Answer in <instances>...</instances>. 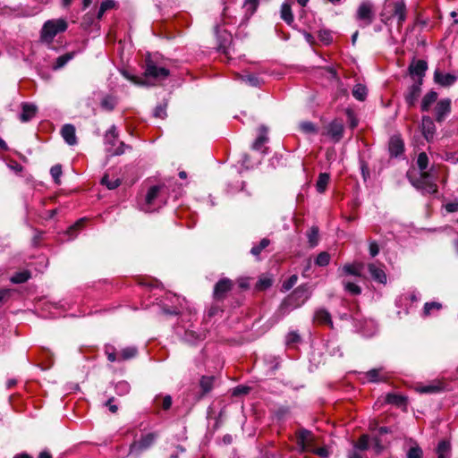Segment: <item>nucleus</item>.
Wrapping results in <instances>:
<instances>
[{"mask_svg": "<svg viewBox=\"0 0 458 458\" xmlns=\"http://www.w3.org/2000/svg\"><path fill=\"white\" fill-rule=\"evenodd\" d=\"M121 73L125 79L140 86H152L157 81H163L170 75L168 69L157 65V64L149 55L146 58L143 78L131 75L127 71L124 70L121 71Z\"/></svg>", "mask_w": 458, "mask_h": 458, "instance_id": "obj_1", "label": "nucleus"}, {"mask_svg": "<svg viewBox=\"0 0 458 458\" xmlns=\"http://www.w3.org/2000/svg\"><path fill=\"white\" fill-rule=\"evenodd\" d=\"M310 296V293L307 286L301 285L297 287L293 293L282 302L279 308V312L282 316L286 315L293 309L303 305Z\"/></svg>", "mask_w": 458, "mask_h": 458, "instance_id": "obj_2", "label": "nucleus"}, {"mask_svg": "<svg viewBox=\"0 0 458 458\" xmlns=\"http://www.w3.org/2000/svg\"><path fill=\"white\" fill-rule=\"evenodd\" d=\"M104 143L106 153L111 157L123 155L126 148H130L124 142L118 140V131L115 125H112L106 131L104 136Z\"/></svg>", "mask_w": 458, "mask_h": 458, "instance_id": "obj_3", "label": "nucleus"}, {"mask_svg": "<svg viewBox=\"0 0 458 458\" xmlns=\"http://www.w3.org/2000/svg\"><path fill=\"white\" fill-rule=\"evenodd\" d=\"M67 29V22L64 19H55L47 21L40 31V39L42 42L50 45L55 37L60 33L65 31Z\"/></svg>", "mask_w": 458, "mask_h": 458, "instance_id": "obj_4", "label": "nucleus"}, {"mask_svg": "<svg viewBox=\"0 0 458 458\" xmlns=\"http://www.w3.org/2000/svg\"><path fill=\"white\" fill-rule=\"evenodd\" d=\"M162 188L160 186H152L149 188L144 202L140 204V209L146 213H150L158 210L165 203L163 197H161Z\"/></svg>", "mask_w": 458, "mask_h": 458, "instance_id": "obj_5", "label": "nucleus"}, {"mask_svg": "<svg viewBox=\"0 0 458 458\" xmlns=\"http://www.w3.org/2000/svg\"><path fill=\"white\" fill-rule=\"evenodd\" d=\"M375 19L374 6L370 2H362L356 12V20L359 21L360 27H367L370 25Z\"/></svg>", "mask_w": 458, "mask_h": 458, "instance_id": "obj_6", "label": "nucleus"}, {"mask_svg": "<svg viewBox=\"0 0 458 458\" xmlns=\"http://www.w3.org/2000/svg\"><path fill=\"white\" fill-rule=\"evenodd\" d=\"M297 445L301 453L310 452L312 453L316 447V437L315 436L307 429H301L297 433L296 436Z\"/></svg>", "mask_w": 458, "mask_h": 458, "instance_id": "obj_7", "label": "nucleus"}, {"mask_svg": "<svg viewBox=\"0 0 458 458\" xmlns=\"http://www.w3.org/2000/svg\"><path fill=\"white\" fill-rule=\"evenodd\" d=\"M157 436L153 433H148L141 437L139 441L133 442L130 446V454L139 455L143 451L149 448L155 442Z\"/></svg>", "mask_w": 458, "mask_h": 458, "instance_id": "obj_8", "label": "nucleus"}, {"mask_svg": "<svg viewBox=\"0 0 458 458\" xmlns=\"http://www.w3.org/2000/svg\"><path fill=\"white\" fill-rule=\"evenodd\" d=\"M232 287L233 282L230 279L223 278L219 280L214 287V300L216 301L224 300L227 293H229L232 290Z\"/></svg>", "mask_w": 458, "mask_h": 458, "instance_id": "obj_9", "label": "nucleus"}, {"mask_svg": "<svg viewBox=\"0 0 458 458\" xmlns=\"http://www.w3.org/2000/svg\"><path fill=\"white\" fill-rule=\"evenodd\" d=\"M421 80L411 85L405 94L404 100L409 107L413 106L418 101L421 92Z\"/></svg>", "mask_w": 458, "mask_h": 458, "instance_id": "obj_10", "label": "nucleus"}, {"mask_svg": "<svg viewBox=\"0 0 458 458\" xmlns=\"http://www.w3.org/2000/svg\"><path fill=\"white\" fill-rule=\"evenodd\" d=\"M458 80V77L454 73H444L437 69L434 72L435 83L442 87H450L454 85Z\"/></svg>", "mask_w": 458, "mask_h": 458, "instance_id": "obj_11", "label": "nucleus"}, {"mask_svg": "<svg viewBox=\"0 0 458 458\" xmlns=\"http://www.w3.org/2000/svg\"><path fill=\"white\" fill-rule=\"evenodd\" d=\"M387 378L386 375L383 372V369H372L365 373H362L360 379L363 383H378L386 381Z\"/></svg>", "mask_w": 458, "mask_h": 458, "instance_id": "obj_12", "label": "nucleus"}, {"mask_svg": "<svg viewBox=\"0 0 458 458\" xmlns=\"http://www.w3.org/2000/svg\"><path fill=\"white\" fill-rule=\"evenodd\" d=\"M451 111V100L449 98L441 99L437 102L435 112L436 120L439 123L443 122Z\"/></svg>", "mask_w": 458, "mask_h": 458, "instance_id": "obj_13", "label": "nucleus"}, {"mask_svg": "<svg viewBox=\"0 0 458 458\" xmlns=\"http://www.w3.org/2000/svg\"><path fill=\"white\" fill-rule=\"evenodd\" d=\"M368 270L375 282L383 284H386L387 277L383 266H379L375 263H369L368 265Z\"/></svg>", "mask_w": 458, "mask_h": 458, "instance_id": "obj_14", "label": "nucleus"}, {"mask_svg": "<svg viewBox=\"0 0 458 458\" xmlns=\"http://www.w3.org/2000/svg\"><path fill=\"white\" fill-rule=\"evenodd\" d=\"M364 268V265L361 262L347 263L344 265L340 269L341 276H353L357 277L361 276V272Z\"/></svg>", "mask_w": 458, "mask_h": 458, "instance_id": "obj_15", "label": "nucleus"}, {"mask_svg": "<svg viewBox=\"0 0 458 458\" xmlns=\"http://www.w3.org/2000/svg\"><path fill=\"white\" fill-rule=\"evenodd\" d=\"M414 185L417 188L421 189L424 193L435 194L437 192V185L435 182L428 181L427 173H422L421 180L417 183H414Z\"/></svg>", "mask_w": 458, "mask_h": 458, "instance_id": "obj_16", "label": "nucleus"}, {"mask_svg": "<svg viewBox=\"0 0 458 458\" xmlns=\"http://www.w3.org/2000/svg\"><path fill=\"white\" fill-rule=\"evenodd\" d=\"M421 131L428 141H430L436 132V126L429 116H423L421 119Z\"/></svg>", "mask_w": 458, "mask_h": 458, "instance_id": "obj_17", "label": "nucleus"}, {"mask_svg": "<svg viewBox=\"0 0 458 458\" xmlns=\"http://www.w3.org/2000/svg\"><path fill=\"white\" fill-rule=\"evenodd\" d=\"M389 152L391 157H399L401 154H403L404 149V144L403 140L398 135H394L390 138L389 140Z\"/></svg>", "mask_w": 458, "mask_h": 458, "instance_id": "obj_18", "label": "nucleus"}, {"mask_svg": "<svg viewBox=\"0 0 458 458\" xmlns=\"http://www.w3.org/2000/svg\"><path fill=\"white\" fill-rule=\"evenodd\" d=\"M61 135L68 145L73 146L77 144L75 127L72 124H64L61 129Z\"/></svg>", "mask_w": 458, "mask_h": 458, "instance_id": "obj_19", "label": "nucleus"}, {"mask_svg": "<svg viewBox=\"0 0 458 458\" xmlns=\"http://www.w3.org/2000/svg\"><path fill=\"white\" fill-rule=\"evenodd\" d=\"M344 133V125L338 121L332 122L327 128V134L334 141H339Z\"/></svg>", "mask_w": 458, "mask_h": 458, "instance_id": "obj_20", "label": "nucleus"}, {"mask_svg": "<svg viewBox=\"0 0 458 458\" xmlns=\"http://www.w3.org/2000/svg\"><path fill=\"white\" fill-rule=\"evenodd\" d=\"M37 106L34 104L31 103H22L21 104V113L20 114V120L23 123H26L30 120H31L36 113H37Z\"/></svg>", "mask_w": 458, "mask_h": 458, "instance_id": "obj_21", "label": "nucleus"}, {"mask_svg": "<svg viewBox=\"0 0 458 458\" xmlns=\"http://www.w3.org/2000/svg\"><path fill=\"white\" fill-rule=\"evenodd\" d=\"M428 69L427 62L424 60H418L414 63H412L410 65V73L411 75H416L419 77V80L422 81V77L425 74L426 70Z\"/></svg>", "mask_w": 458, "mask_h": 458, "instance_id": "obj_22", "label": "nucleus"}, {"mask_svg": "<svg viewBox=\"0 0 458 458\" xmlns=\"http://www.w3.org/2000/svg\"><path fill=\"white\" fill-rule=\"evenodd\" d=\"M440 383H429L428 385H420L416 386V391L420 394H436L442 390Z\"/></svg>", "mask_w": 458, "mask_h": 458, "instance_id": "obj_23", "label": "nucleus"}, {"mask_svg": "<svg viewBox=\"0 0 458 458\" xmlns=\"http://www.w3.org/2000/svg\"><path fill=\"white\" fill-rule=\"evenodd\" d=\"M280 17L290 26L293 23L294 18L289 3L285 2L281 5Z\"/></svg>", "mask_w": 458, "mask_h": 458, "instance_id": "obj_24", "label": "nucleus"}, {"mask_svg": "<svg viewBox=\"0 0 458 458\" xmlns=\"http://www.w3.org/2000/svg\"><path fill=\"white\" fill-rule=\"evenodd\" d=\"M394 16L397 18L398 25H402L406 19V6L403 1L394 3Z\"/></svg>", "mask_w": 458, "mask_h": 458, "instance_id": "obj_25", "label": "nucleus"}, {"mask_svg": "<svg viewBox=\"0 0 458 458\" xmlns=\"http://www.w3.org/2000/svg\"><path fill=\"white\" fill-rule=\"evenodd\" d=\"M314 319L319 324L328 325L331 327H333L331 316L326 310H323V309L318 310L315 312Z\"/></svg>", "mask_w": 458, "mask_h": 458, "instance_id": "obj_26", "label": "nucleus"}, {"mask_svg": "<svg viewBox=\"0 0 458 458\" xmlns=\"http://www.w3.org/2000/svg\"><path fill=\"white\" fill-rule=\"evenodd\" d=\"M203 338H204L203 332H198V331H196L194 329H191V328L184 329L183 339L190 344H194L196 341L201 340Z\"/></svg>", "mask_w": 458, "mask_h": 458, "instance_id": "obj_27", "label": "nucleus"}, {"mask_svg": "<svg viewBox=\"0 0 458 458\" xmlns=\"http://www.w3.org/2000/svg\"><path fill=\"white\" fill-rule=\"evenodd\" d=\"M451 454V444L446 440H442L437 447V458H449Z\"/></svg>", "mask_w": 458, "mask_h": 458, "instance_id": "obj_28", "label": "nucleus"}, {"mask_svg": "<svg viewBox=\"0 0 458 458\" xmlns=\"http://www.w3.org/2000/svg\"><path fill=\"white\" fill-rule=\"evenodd\" d=\"M75 56V52L66 53L56 58L55 64L53 65L54 70L63 68L69 61Z\"/></svg>", "mask_w": 458, "mask_h": 458, "instance_id": "obj_29", "label": "nucleus"}, {"mask_svg": "<svg viewBox=\"0 0 458 458\" xmlns=\"http://www.w3.org/2000/svg\"><path fill=\"white\" fill-rule=\"evenodd\" d=\"M437 94L435 91H430L427 93L421 101V110L428 111L430 106L437 100Z\"/></svg>", "mask_w": 458, "mask_h": 458, "instance_id": "obj_30", "label": "nucleus"}, {"mask_svg": "<svg viewBox=\"0 0 458 458\" xmlns=\"http://www.w3.org/2000/svg\"><path fill=\"white\" fill-rule=\"evenodd\" d=\"M329 180H330V175L329 174L327 173H321L319 175H318V181H317V183H316V188H317V191L320 193L324 192L327 189V186L329 182Z\"/></svg>", "mask_w": 458, "mask_h": 458, "instance_id": "obj_31", "label": "nucleus"}, {"mask_svg": "<svg viewBox=\"0 0 458 458\" xmlns=\"http://www.w3.org/2000/svg\"><path fill=\"white\" fill-rule=\"evenodd\" d=\"M367 93V88L362 84H356L352 89V96L360 101L365 100Z\"/></svg>", "mask_w": 458, "mask_h": 458, "instance_id": "obj_32", "label": "nucleus"}, {"mask_svg": "<svg viewBox=\"0 0 458 458\" xmlns=\"http://www.w3.org/2000/svg\"><path fill=\"white\" fill-rule=\"evenodd\" d=\"M267 130L264 127L260 128V133L252 144V148L255 150H261L263 145L267 142V137L266 136Z\"/></svg>", "mask_w": 458, "mask_h": 458, "instance_id": "obj_33", "label": "nucleus"}, {"mask_svg": "<svg viewBox=\"0 0 458 458\" xmlns=\"http://www.w3.org/2000/svg\"><path fill=\"white\" fill-rule=\"evenodd\" d=\"M100 105L103 109L112 111L117 105V99L113 96H106L102 98Z\"/></svg>", "mask_w": 458, "mask_h": 458, "instance_id": "obj_34", "label": "nucleus"}, {"mask_svg": "<svg viewBox=\"0 0 458 458\" xmlns=\"http://www.w3.org/2000/svg\"><path fill=\"white\" fill-rule=\"evenodd\" d=\"M215 377L204 376L201 377L199 385L204 394L210 392L213 388Z\"/></svg>", "mask_w": 458, "mask_h": 458, "instance_id": "obj_35", "label": "nucleus"}, {"mask_svg": "<svg viewBox=\"0 0 458 458\" xmlns=\"http://www.w3.org/2000/svg\"><path fill=\"white\" fill-rule=\"evenodd\" d=\"M442 308L441 303L437 301L426 302L423 307L422 315L424 317L430 316L433 311H438Z\"/></svg>", "mask_w": 458, "mask_h": 458, "instance_id": "obj_36", "label": "nucleus"}, {"mask_svg": "<svg viewBox=\"0 0 458 458\" xmlns=\"http://www.w3.org/2000/svg\"><path fill=\"white\" fill-rule=\"evenodd\" d=\"M299 127L301 131L307 135H315L318 133V128L311 122H301Z\"/></svg>", "mask_w": 458, "mask_h": 458, "instance_id": "obj_37", "label": "nucleus"}, {"mask_svg": "<svg viewBox=\"0 0 458 458\" xmlns=\"http://www.w3.org/2000/svg\"><path fill=\"white\" fill-rule=\"evenodd\" d=\"M308 242L311 248L318 244V228L312 226L307 233Z\"/></svg>", "mask_w": 458, "mask_h": 458, "instance_id": "obj_38", "label": "nucleus"}, {"mask_svg": "<svg viewBox=\"0 0 458 458\" xmlns=\"http://www.w3.org/2000/svg\"><path fill=\"white\" fill-rule=\"evenodd\" d=\"M30 278V273L27 270L17 272L11 277V282L13 284H21Z\"/></svg>", "mask_w": 458, "mask_h": 458, "instance_id": "obj_39", "label": "nucleus"}, {"mask_svg": "<svg viewBox=\"0 0 458 458\" xmlns=\"http://www.w3.org/2000/svg\"><path fill=\"white\" fill-rule=\"evenodd\" d=\"M343 285L344 290L352 295H359L361 293L360 287L355 283L344 280Z\"/></svg>", "mask_w": 458, "mask_h": 458, "instance_id": "obj_40", "label": "nucleus"}, {"mask_svg": "<svg viewBox=\"0 0 458 458\" xmlns=\"http://www.w3.org/2000/svg\"><path fill=\"white\" fill-rule=\"evenodd\" d=\"M386 402L387 403L395 404L397 406H401L405 404V398L402 395L395 394H388L386 397Z\"/></svg>", "mask_w": 458, "mask_h": 458, "instance_id": "obj_41", "label": "nucleus"}, {"mask_svg": "<svg viewBox=\"0 0 458 458\" xmlns=\"http://www.w3.org/2000/svg\"><path fill=\"white\" fill-rule=\"evenodd\" d=\"M239 79L252 87H258L260 84V80L253 74L239 75Z\"/></svg>", "mask_w": 458, "mask_h": 458, "instance_id": "obj_42", "label": "nucleus"}, {"mask_svg": "<svg viewBox=\"0 0 458 458\" xmlns=\"http://www.w3.org/2000/svg\"><path fill=\"white\" fill-rule=\"evenodd\" d=\"M131 390V386L126 381H119L115 385V392L119 395H125Z\"/></svg>", "mask_w": 458, "mask_h": 458, "instance_id": "obj_43", "label": "nucleus"}, {"mask_svg": "<svg viewBox=\"0 0 458 458\" xmlns=\"http://www.w3.org/2000/svg\"><path fill=\"white\" fill-rule=\"evenodd\" d=\"M137 353V349L132 346L126 347L119 353L121 360H129L133 358Z\"/></svg>", "mask_w": 458, "mask_h": 458, "instance_id": "obj_44", "label": "nucleus"}, {"mask_svg": "<svg viewBox=\"0 0 458 458\" xmlns=\"http://www.w3.org/2000/svg\"><path fill=\"white\" fill-rule=\"evenodd\" d=\"M329 261L330 254L327 251H322L318 255L315 263L318 267H326L329 264Z\"/></svg>", "mask_w": 458, "mask_h": 458, "instance_id": "obj_45", "label": "nucleus"}, {"mask_svg": "<svg viewBox=\"0 0 458 458\" xmlns=\"http://www.w3.org/2000/svg\"><path fill=\"white\" fill-rule=\"evenodd\" d=\"M272 283L273 281L270 277L262 276L257 282L256 288L259 291H263L269 288L272 285Z\"/></svg>", "mask_w": 458, "mask_h": 458, "instance_id": "obj_46", "label": "nucleus"}, {"mask_svg": "<svg viewBox=\"0 0 458 458\" xmlns=\"http://www.w3.org/2000/svg\"><path fill=\"white\" fill-rule=\"evenodd\" d=\"M159 399H162V403H161V407L164 409V410H168L171 408L172 406V397L170 395H165V396H161V395H157L155 397V403L157 405H158V400Z\"/></svg>", "mask_w": 458, "mask_h": 458, "instance_id": "obj_47", "label": "nucleus"}, {"mask_svg": "<svg viewBox=\"0 0 458 458\" xmlns=\"http://www.w3.org/2000/svg\"><path fill=\"white\" fill-rule=\"evenodd\" d=\"M269 245V240L264 238L260 241L258 245L251 248L250 253L254 256L259 255V253Z\"/></svg>", "mask_w": 458, "mask_h": 458, "instance_id": "obj_48", "label": "nucleus"}, {"mask_svg": "<svg viewBox=\"0 0 458 458\" xmlns=\"http://www.w3.org/2000/svg\"><path fill=\"white\" fill-rule=\"evenodd\" d=\"M417 165L422 173H425V169L428 167V157L425 152H421L419 154L417 158Z\"/></svg>", "mask_w": 458, "mask_h": 458, "instance_id": "obj_49", "label": "nucleus"}, {"mask_svg": "<svg viewBox=\"0 0 458 458\" xmlns=\"http://www.w3.org/2000/svg\"><path fill=\"white\" fill-rule=\"evenodd\" d=\"M259 5V0H245L243 8L250 15L253 14Z\"/></svg>", "mask_w": 458, "mask_h": 458, "instance_id": "obj_50", "label": "nucleus"}, {"mask_svg": "<svg viewBox=\"0 0 458 458\" xmlns=\"http://www.w3.org/2000/svg\"><path fill=\"white\" fill-rule=\"evenodd\" d=\"M102 184L106 185L109 190H114L120 185V180H110L108 175H105L101 180Z\"/></svg>", "mask_w": 458, "mask_h": 458, "instance_id": "obj_51", "label": "nucleus"}, {"mask_svg": "<svg viewBox=\"0 0 458 458\" xmlns=\"http://www.w3.org/2000/svg\"><path fill=\"white\" fill-rule=\"evenodd\" d=\"M447 213H454L458 211V199H451L443 205Z\"/></svg>", "mask_w": 458, "mask_h": 458, "instance_id": "obj_52", "label": "nucleus"}, {"mask_svg": "<svg viewBox=\"0 0 458 458\" xmlns=\"http://www.w3.org/2000/svg\"><path fill=\"white\" fill-rule=\"evenodd\" d=\"M298 276L296 275L291 276L286 281H284L282 284V290L284 292H287L292 289L297 283Z\"/></svg>", "mask_w": 458, "mask_h": 458, "instance_id": "obj_53", "label": "nucleus"}, {"mask_svg": "<svg viewBox=\"0 0 458 458\" xmlns=\"http://www.w3.org/2000/svg\"><path fill=\"white\" fill-rule=\"evenodd\" d=\"M50 174L52 178L54 179L55 182L59 184L60 183V177L62 175V167L60 165H55L51 167L50 169Z\"/></svg>", "mask_w": 458, "mask_h": 458, "instance_id": "obj_54", "label": "nucleus"}, {"mask_svg": "<svg viewBox=\"0 0 458 458\" xmlns=\"http://www.w3.org/2000/svg\"><path fill=\"white\" fill-rule=\"evenodd\" d=\"M369 446V438L367 435L360 437L359 441L355 444L354 447L359 450H366Z\"/></svg>", "mask_w": 458, "mask_h": 458, "instance_id": "obj_55", "label": "nucleus"}, {"mask_svg": "<svg viewBox=\"0 0 458 458\" xmlns=\"http://www.w3.org/2000/svg\"><path fill=\"white\" fill-rule=\"evenodd\" d=\"M301 341L300 335L296 331H291L287 334L285 343L287 345H291Z\"/></svg>", "mask_w": 458, "mask_h": 458, "instance_id": "obj_56", "label": "nucleus"}, {"mask_svg": "<svg viewBox=\"0 0 458 458\" xmlns=\"http://www.w3.org/2000/svg\"><path fill=\"white\" fill-rule=\"evenodd\" d=\"M318 38L325 45H328L332 42V35L328 30H320L318 32Z\"/></svg>", "mask_w": 458, "mask_h": 458, "instance_id": "obj_57", "label": "nucleus"}, {"mask_svg": "<svg viewBox=\"0 0 458 458\" xmlns=\"http://www.w3.org/2000/svg\"><path fill=\"white\" fill-rule=\"evenodd\" d=\"M312 453L318 454L320 457L327 458L332 452L327 446H323L319 448L315 447Z\"/></svg>", "mask_w": 458, "mask_h": 458, "instance_id": "obj_58", "label": "nucleus"}, {"mask_svg": "<svg viewBox=\"0 0 458 458\" xmlns=\"http://www.w3.org/2000/svg\"><path fill=\"white\" fill-rule=\"evenodd\" d=\"M407 458H422V450L419 446L411 447Z\"/></svg>", "mask_w": 458, "mask_h": 458, "instance_id": "obj_59", "label": "nucleus"}, {"mask_svg": "<svg viewBox=\"0 0 458 458\" xmlns=\"http://www.w3.org/2000/svg\"><path fill=\"white\" fill-rule=\"evenodd\" d=\"M94 14L91 13H86L82 18V24L86 27H89L93 23Z\"/></svg>", "mask_w": 458, "mask_h": 458, "instance_id": "obj_60", "label": "nucleus"}, {"mask_svg": "<svg viewBox=\"0 0 458 458\" xmlns=\"http://www.w3.org/2000/svg\"><path fill=\"white\" fill-rule=\"evenodd\" d=\"M371 445L377 453H380L384 449V446L378 437H373Z\"/></svg>", "mask_w": 458, "mask_h": 458, "instance_id": "obj_61", "label": "nucleus"}, {"mask_svg": "<svg viewBox=\"0 0 458 458\" xmlns=\"http://www.w3.org/2000/svg\"><path fill=\"white\" fill-rule=\"evenodd\" d=\"M100 7L106 12L115 7V2L114 0H104L101 3Z\"/></svg>", "mask_w": 458, "mask_h": 458, "instance_id": "obj_62", "label": "nucleus"}, {"mask_svg": "<svg viewBox=\"0 0 458 458\" xmlns=\"http://www.w3.org/2000/svg\"><path fill=\"white\" fill-rule=\"evenodd\" d=\"M250 388L247 386H239L233 390V395L245 394L249 393Z\"/></svg>", "mask_w": 458, "mask_h": 458, "instance_id": "obj_63", "label": "nucleus"}, {"mask_svg": "<svg viewBox=\"0 0 458 458\" xmlns=\"http://www.w3.org/2000/svg\"><path fill=\"white\" fill-rule=\"evenodd\" d=\"M154 115L158 118H164L165 116V108L163 106H158L155 108Z\"/></svg>", "mask_w": 458, "mask_h": 458, "instance_id": "obj_64", "label": "nucleus"}]
</instances>
